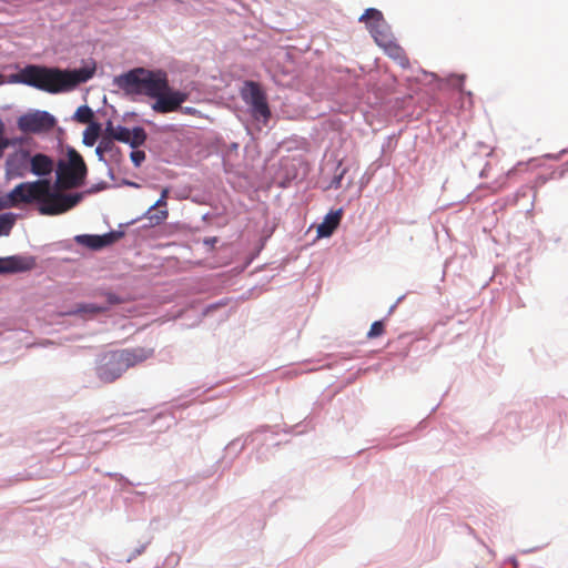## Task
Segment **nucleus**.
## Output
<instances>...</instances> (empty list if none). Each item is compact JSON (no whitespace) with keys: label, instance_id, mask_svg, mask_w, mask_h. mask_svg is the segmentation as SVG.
Wrapping results in <instances>:
<instances>
[{"label":"nucleus","instance_id":"nucleus-5","mask_svg":"<svg viewBox=\"0 0 568 568\" xmlns=\"http://www.w3.org/2000/svg\"><path fill=\"white\" fill-rule=\"evenodd\" d=\"M49 180L40 179L33 182H22L16 185L9 194L0 201V207H16L20 204L37 202L39 205L48 193Z\"/></svg>","mask_w":568,"mask_h":568},{"label":"nucleus","instance_id":"nucleus-34","mask_svg":"<svg viewBox=\"0 0 568 568\" xmlns=\"http://www.w3.org/2000/svg\"><path fill=\"white\" fill-rule=\"evenodd\" d=\"M0 84H2V74H0Z\"/></svg>","mask_w":568,"mask_h":568},{"label":"nucleus","instance_id":"nucleus-2","mask_svg":"<svg viewBox=\"0 0 568 568\" xmlns=\"http://www.w3.org/2000/svg\"><path fill=\"white\" fill-rule=\"evenodd\" d=\"M95 68L60 70L40 65H27L17 75V81L49 93L73 90L94 74Z\"/></svg>","mask_w":568,"mask_h":568},{"label":"nucleus","instance_id":"nucleus-20","mask_svg":"<svg viewBox=\"0 0 568 568\" xmlns=\"http://www.w3.org/2000/svg\"><path fill=\"white\" fill-rule=\"evenodd\" d=\"M342 220V210L329 212L325 215L323 222L317 226L320 237H328L337 229Z\"/></svg>","mask_w":568,"mask_h":568},{"label":"nucleus","instance_id":"nucleus-3","mask_svg":"<svg viewBox=\"0 0 568 568\" xmlns=\"http://www.w3.org/2000/svg\"><path fill=\"white\" fill-rule=\"evenodd\" d=\"M168 75L164 71L135 68L114 79V83L129 94H144L153 98L160 90L168 89Z\"/></svg>","mask_w":568,"mask_h":568},{"label":"nucleus","instance_id":"nucleus-21","mask_svg":"<svg viewBox=\"0 0 568 568\" xmlns=\"http://www.w3.org/2000/svg\"><path fill=\"white\" fill-rule=\"evenodd\" d=\"M16 223L13 213L0 214V236H8Z\"/></svg>","mask_w":568,"mask_h":568},{"label":"nucleus","instance_id":"nucleus-14","mask_svg":"<svg viewBox=\"0 0 568 568\" xmlns=\"http://www.w3.org/2000/svg\"><path fill=\"white\" fill-rule=\"evenodd\" d=\"M359 21L365 22L369 32L375 36L382 37V32H387V24L383 17V13L374 8L366 9L361 16Z\"/></svg>","mask_w":568,"mask_h":568},{"label":"nucleus","instance_id":"nucleus-19","mask_svg":"<svg viewBox=\"0 0 568 568\" xmlns=\"http://www.w3.org/2000/svg\"><path fill=\"white\" fill-rule=\"evenodd\" d=\"M166 200L159 199L145 213V217L150 221L151 226L162 224L169 216L166 210Z\"/></svg>","mask_w":568,"mask_h":568},{"label":"nucleus","instance_id":"nucleus-29","mask_svg":"<svg viewBox=\"0 0 568 568\" xmlns=\"http://www.w3.org/2000/svg\"><path fill=\"white\" fill-rule=\"evenodd\" d=\"M106 297H108L109 304H118V303H120V300L118 298V296L112 294V293H108Z\"/></svg>","mask_w":568,"mask_h":568},{"label":"nucleus","instance_id":"nucleus-33","mask_svg":"<svg viewBox=\"0 0 568 568\" xmlns=\"http://www.w3.org/2000/svg\"><path fill=\"white\" fill-rule=\"evenodd\" d=\"M490 170H491V166H490V165H487V166L483 170V173H481V174H483V175H485V176H488V174H489V171H490Z\"/></svg>","mask_w":568,"mask_h":568},{"label":"nucleus","instance_id":"nucleus-10","mask_svg":"<svg viewBox=\"0 0 568 568\" xmlns=\"http://www.w3.org/2000/svg\"><path fill=\"white\" fill-rule=\"evenodd\" d=\"M104 132L111 139L128 143L133 149L141 146L146 140V132L143 128L135 126L131 131L125 126L114 125L112 121L106 122Z\"/></svg>","mask_w":568,"mask_h":568},{"label":"nucleus","instance_id":"nucleus-30","mask_svg":"<svg viewBox=\"0 0 568 568\" xmlns=\"http://www.w3.org/2000/svg\"><path fill=\"white\" fill-rule=\"evenodd\" d=\"M6 257H0V274H7Z\"/></svg>","mask_w":568,"mask_h":568},{"label":"nucleus","instance_id":"nucleus-1","mask_svg":"<svg viewBox=\"0 0 568 568\" xmlns=\"http://www.w3.org/2000/svg\"><path fill=\"white\" fill-rule=\"evenodd\" d=\"M95 68L60 70L40 65H27L17 75V81L49 93L73 90L94 74Z\"/></svg>","mask_w":568,"mask_h":568},{"label":"nucleus","instance_id":"nucleus-24","mask_svg":"<svg viewBox=\"0 0 568 568\" xmlns=\"http://www.w3.org/2000/svg\"><path fill=\"white\" fill-rule=\"evenodd\" d=\"M385 333V324L383 321H376L371 325V328L367 333V337L369 339L382 336Z\"/></svg>","mask_w":568,"mask_h":568},{"label":"nucleus","instance_id":"nucleus-17","mask_svg":"<svg viewBox=\"0 0 568 568\" xmlns=\"http://www.w3.org/2000/svg\"><path fill=\"white\" fill-rule=\"evenodd\" d=\"M7 274L22 273L36 267V257L28 255H12L6 257Z\"/></svg>","mask_w":568,"mask_h":568},{"label":"nucleus","instance_id":"nucleus-13","mask_svg":"<svg viewBox=\"0 0 568 568\" xmlns=\"http://www.w3.org/2000/svg\"><path fill=\"white\" fill-rule=\"evenodd\" d=\"M122 236L121 232H109L103 235L82 234L75 236V242L90 250L98 251L116 242Z\"/></svg>","mask_w":568,"mask_h":568},{"label":"nucleus","instance_id":"nucleus-4","mask_svg":"<svg viewBox=\"0 0 568 568\" xmlns=\"http://www.w3.org/2000/svg\"><path fill=\"white\" fill-rule=\"evenodd\" d=\"M68 159L60 160L55 170V186L59 190H70L83 185L88 168L82 155L74 149L68 151Z\"/></svg>","mask_w":568,"mask_h":568},{"label":"nucleus","instance_id":"nucleus-26","mask_svg":"<svg viewBox=\"0 0 568 568\" xmlns=\"http://www.w3.org/2000/svg\"><path fill=\"white\" fill-rule=\"evenodd\" d=\"M106 311L105 306H98L95 304H81L74 313H102Z\"/></svg>","mask_w":568,"mask_h":568},{"label":"nucleus","instance_id":"nucleus-11","mask_svg":"<svg viewBox=\"0 0 568 568\" xmlns=\"http://www.w3.org/2000/svg\"><path fill=\"white\" fill-rule=\"evenodd\" d=\"M155 102L152 104V110L158 113H170L176 111L181 104L186 100V94L180 91H174L168 84V89L160 90L159 95H154Z\"/></svg>","mask_w":568,"mask_h":568},{"label":"nucleus","instance_id":"nucleus-32","mask_svg":"<svg viewBox=\"0 0 568 568\" xmlns=\"http://www.w3.org/2000/svg\"><path fill=\"white\" fill-rule=\"evenodd\" d=\"M168 196H169V189L165 187L162 190L160 197L168 200Z\"/></svg>","mask_w":568,"mask_h":568},{"label":"nucleus","instance_id":"nucleus-9","mask_svg":"<svg viewBox=\"0 0 568 568\" xmlns=\"http://www.w3.org/2000/svg\"><path fill=\"white\" fill-rule=\"evenodd\" d=\"M126 371L119 351L103 354L97 366V375L104 383L116 381Z\"/></svg>","mask_w":568,"mask_h":568},{"label":"nucleus","instance_id":"nucleus-22","mask_svg":"<svg viewBox=\"0 0 568 568\" xmlns=\"http://www.w3.org/2000/svg\"><path fill=\"white\" fill-rule=\"evenodd\" d=\"M527 168V164H523V163H518L517 166L513 168V169H509L499 180L495 181L491 185H490V189L494 191V192H498L500 191L505 185H506V180L511 178L517 171H519L520 169H526Z\"/></svg>","mask_w":568,"mask_h":568},{"label":"nucleus","instance_id":"nucleus-23","mask_svg":"<svg viewBox=\"0 0 568 568\" xmlns=\"http://www.w3.org/2000/svg\"><path fill=\"white\" fill-rule=\"evenodd\" d=\"M73 118L79 123H91L93 119V111L88 105H82L77 109Z\"/></svg>","mask_w":568,"mask_h":568},{"label":"nucleus","instance_id":"nucleus-6","mask_svg":"<svg viewBox=\"0 0 568 568\" xmlns=\"http://www.w3.org/2000/svg\"><path fill=\"white\" fill-rule=\"evenodd\" d=\"M82 200L81 193L62 194L53 191L51 182L48 184V193L44 195L39 206V212L43 215H58L68 212Z\"/></svg>","mask_w":568,"mask_h":568},{"label":"nucleus","instance_id":"nucleus-18","mask_svg":"<svg viewBox=\"0 0 568 568\" xmlns=\"http://www.w3.org/2000/svg\"><path fill=\"white\" fill-rule=\"evenodd\" d=\"M54 168L53 160L42 153H37L30 158V172L38 176L49 175Z\"/></svg>","mask_w":568,"mask_h":568},{"label":"nucleus","instance_id":"nucleus-27","mask_svg":"<svg viewBox=\"0 0 568 568\" xmlns=\"http://www.w3.org/2000/svg\"><path fill=\"white\" fill-rule=\"evenodd\" d=\"M113 141H114L113 139H111L110 136L104 134L99 144H100L101 149L103 151H105V153H110L116 149Z\"/></svg>","mask_w":568,"mask_h":568},{"label":"nucleus","instance_id":"nucleus-31","mask_svg":"<svg viewBox=\"0 0 568 568\" xmlns=\"http://www.w3.org/2000/svg\"><path fill=\"white\" fill-rule=\"evenodd\" d=\"M95 153H97V155L99 156V159H100V160H103V156H104V154H105V151H103V150L101 149L100 144L97 146V149H95Z\"/></svg>","mask_w":568,"mask_h":568},{"label":"nucleus","instance_id":"nucleus-15","mask_svg":"<svg viewBox=\"0 0 568 568\" xmlns=\"http://www.w3.org/2000/svg\"><path fill=\"white\" fill-rule=\"evenodd\" d=\"M119 352L126 371L130 367H134L145 362L154 355V349L146 347L125 348L119 349Z\"/></svg>","mask_w":568,"mask_h":568},{"label":"nucleus","instance_id":"nucleus-28","mask_svg":"<svg viewBox=\"0 0 568 568\" xmlns=\"http://www.w3.org/2000/svg\"><path fill=\"white\" fill-rule=\"evenodd\" d=\"M130 156L135 166H140L141 163L145 160L144 151L140 150L132 151Z\"/></svg>","mask_w":568,"mask_h":568},{"label":"nucleus","instance_id":"nucleus-16","mask_svg":"<svg viewBox=\"0 0 568 568\" xmlns=\"http://www.w3.org/2000/svg\"><path fill=\"white\" fill-rule=\"evenodd\" d=\"M376 43L384 48L385 52L394 60L398 61V63L403 67L408 64V59L405 54V51L397 43L393 42L387 32H382V37L375 36Z\"/></svg>","mask_w":568,"mask_h":568},{"label":"nucleus","instance_id":"nucleus-25","mask_svg":"<svg viewBox=\"0 0 568 568\" xmlns=\"http://www.w3.org/2000/svg\"><path fill=\"white\" fill-rule=\"evenodd\" d=\"M99 131H100V125L97 124V123H92L90 126H89V130L88 132L85 133L84 135V143L87 145H93V143L95 142L98 135H99Z\"/></svg>","mask_w":568,"mask_h":568},{"label":"nucleus","instance_id":"nucleus-7","mask_svg":"<svg viewBox=\"0 0 568 568\" xmlns=\"http://www.w3.org/2000/svg\"><path fill=\"white\" fill-rule=\"evenodd\" d=\"M55 119L47 111L33 110L20 115L17 120L19 131L24 134H42L55 126Z\"/></svg>","mask_w":568,"mask_h":568},{"label":"nucleus","instance_id":"nucleus-8","mask_svg":"<svg viewBox=\"0 0 568 568\" xmlns=\"http://www.w3.org/2000/svg\"><path fill=\"white\" fill-rule=\"evenodd\" d=\"M241 95L243 100L251 106L252 115L255 119H263L267 122L271 118V110L267 104L265 92L261 85L254 81H246Z\"/></svg>","mask_w":568,"mask_h":568},{"label":"nucleus","instance_id":"nucleus-12","mask_svg":"<svg viewBox=\"0 0 568 568\" xmlns=\"http://www.w3.org/2000/svg\"><path fill=\"white\" fill-rule=\"evenodd\" d=\"M30 152L20 149L11 153L6 160L7 173L11 176L22 178L30 170Z\"/></svg>","mask_w":568,"mask_h":568}]
</instances>
